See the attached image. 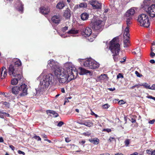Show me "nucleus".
<instances>
[{"label":"nucleus","instance_id":"20e7f679","mask_svg":"<svg viewBox=\"0 0 155 155\" xmlns=\"http://www.w3.org/2000/svg\"><path fill=\"white\" fill-rule=\"evenodd\" d=\"M11 91L12 93L15 95L18 94L20 92L18 97H23L28 94L27 86L25 84H22L19 86H13L12 87Z\"/></svg>","mask_w":155,"mask_h":155},{"label":"nucleus","instance_id":"0e129e2a","mask_svg":"<svg viewBox=\"0 0 155 155\" xmlns=\"http://www.w3.org/2000/svg\"><path fill=\"white\" fill-rule=\"evenodd\" d=\"M150 62L152 64H153L155 63V61L154 60L152 59L150 61Z\"/></svg>","mask_w":155,"mask_h":155},{"label":"nucleus","instance_id":"3c124183","mask_svg":"<svg viewBox=\"0 0 155 155\" xmlns=\"http://www.w3.org/2000/svg\"><path fill=\"white\" fill-rule=\"evenodd\" d=\"M18 153L19 154H22L23 155H25V153L24 152L21 151L20 150H18Z\"/></svg>","mask_w":155,"mask_h":155},{"label":"nucleus","instance_id":"37998d69","mask_svg":"<svg viewBox=\"0 0 155 155\" xmlns=\"http://www.w3.org/2000/svg\"><path fill=\"white\" fill-rule=\"evenodd\" d=\"M102 131H106L109 133L111 131V130L110 129H104Z\"/></svg>","mask_w":155,"mask_h":155},{"label":"nucleus","instance_id":"ddd939ff","mask_svg":"<svg viewBox=\"0 0 155 155\" xmlns=\"http://www.w3.org/2000/svg\"><path fill=\"white\" fill-rule=\"evenodd\" d=\"M108 79V78L107 74H102L97 78L96 81L97 82L102 81L104 82L107 81Z\"/></svg>","mask_w":155,"mask_h":155},{"label":"nucleus","instance_id":"13d9d810","mask_svg":"<svg viewBox=\"0 0 155 155\" xmlns=\"http://www.w3.org/2000/svg\"><path fill=\"white\" fill-rule=\"evenodd\" d=\"M135 87H136L137 88H138L140 86H142L141 85V84H138L135 85Z\"/></svg>","mask_w":155,"mask_h":155},{"label":"nucleus","instance_id":"2f4dec72","mask_svg":"<svg viewBox=\"0 0 155 155\" xmlns=\"http://www.w3.org/2000/svg\"><path fill=\"white\" fill-rule=\"evenodd\" d=\"M142 86H143L146 89H149L150 88V86L147 83H144L141 84Z\"/></svg>","mask_w":155,"mask_h":155},{"label":"nucleus","instance_id":"f03ea898","mask_svg":"<svg viewBox=\"0 0 155 155\" xmlns=\"http://www.w3.org/2000/svg\"><path fill=\"white\" fill-rule=\"evenodd\" d=\"M46 70H44L39 76L41 78L42 77V79L40 81L38 90L41 91L46 89L52 83L53 75L51 74L45 75L44 73L46 72Z\"/></svg>","mask_w":155,"mask_h":155},{"label":"nucleus","instance_id":"e433bc0d","mask_svg":"<svg viewBox=\"0 0 155 155\" xmlns=\"http://www.w3.org/2000/svg\"><path fill=\"white\" fill-rule=\"evenodd\" d=\"M135 73L137 76L138 77H140L142 76V74H140L137 71H135Z\"/></svg>","mask_w":155,"mask_h":155},{"label":"nucleus","instance_id":"423d86ee","mask_svg":"<svg viewBox=\"0 0 155 155\" xmlns=\"http://www.w3.org/2000/svg\"><path fill=\"white\" fill-rule=\"evenodd\" d=\"M137 21L141 26L148 28L150 25V22L148 16L144 14L140 15L138 17Z\"/></svg>","mask_w":155,"mask_h":155},{"label":"nucleus","instance_id":"cd10ccee","mask_svg":"<svg viewBox=\"0 0 155 155\" xmlns=\"http://www.w3.org/2000/svg\"><path fill=\"white\" fill-rule=\"evenodd\" d=\"M87 7V4L85 3H82L79 5H77L75 7L76 8H86Z\"/></svg>","mask_w":155,"mask_h":155},{"label":"nucleus","instance_id":"39448f33","mask_svg":"<svg viewBox=\"0 0 155 155\" xmlns=\"http://www.w3.org/2000/svg\"><path fill=\"white\" fill-rule=\"evenodd\" d=\"M13 66L11 65L9 67V75L14 77H16L17 78H13L11 81V84L14 85H17L22 78L21 72V71H17V70L14 68Z\"/></svg>","mask_w":155,"mask_h":155},{"label":"nucleus","instance_id":"c9c22d12","mask_svg":"<svg viewBox=\"0 0 155 155\" xmlns=\"http://www.w3.org/2000/svg\"><path fill=\"white\" fill-rule=\"evenodd\" d=\"M124 143L126 146H128L130 143V140L129 139L126 140L125 141Z\"/></svg>","mask_w":155,"mask_h":155},{"label":"nucleus","instance_id":"c85d7f7f","mask_svg":"<svg viewBox=\"0 0 155 155\" xmlns=\"http://www.w3.org/2000/svg\"><path fill=\"white\" fill-rule=\"evenodd\" d=\"M89 36H88V40L89 41L92 42L94 39L97 36V35H96L92 34L90 35Z\"/></svg>","mask_w":155,"mask_h":155},{"label":"nucleus","instance_id":"58836bf2","mask_svg":"<svg viewBox=\"0 0 155 155\" xmlns=\"http://www.w3.org/2000/svg\"><path fill=\"white\" fill-rule=\"evenodd\" d=\"M123 78V76L122 74L119 73L117 76V78L119 79V78Z\"/></svg>","mask_w":155,"mask_h":155},{"label":"nucleus","instance_id":"473e14b6","mask_svg":"<svg viewBox=\"0 0 155 155\" xmlns=\"http://www.w3.org/2000/svg\"><path fill=\"white\" fill-rule=\"evenodd\" d=\"M47 113L49 112V113L51 114H52L53 115H54V116L55 117H57L58 116V113H56V112H55L54 111H52V110H48L47 111Z\"/></svg>","mask_w":155,"mask_h":155},{"label":"nucleus","instance_id":"052dcab7","mask_svg":"<svg viewBox=\"0 0 155 155\" xmlns=\"http://www.w3.org/2000/svg\"><path fill=\"white\" fill-rule=\"evenodd\" d=\"M41 136L42 137H43L44 138H45V139H46V138H47V136L45 134H43L41 135Z\"/></svg>","mask_w":155,"mask_h":155},{"label":"nucleus","instance_id":"bb28decb","mask_svg":"<svg viewBox=\"0 0 155 155\" xmlns=\"http://www.w3.org/2000/svg\"><path fill=\"white\" fill-rule=\"evenodd\" d=\"M89 141L94 144H98L99 143V140L97 138L91 139L89 140Z\"/></svg>","mask_w":155,"mask_h":155},{"label":"nucleus","instance_id":"a18cd8bd","mask_svg":"<svg viewBox=\"0 0 155 155\" xmlns=\"http://www.w3.org/2000/svg\"><path fill=\"white\" fill-rule=\"evenodd\" d=\"M83 134L85 136H89L91 134L89 132H87L83 133Z\"/></svg>","mask_w":155,"mask_h":155},{"label":"nucleus","instance_id":"1a4fd4ad","mask_svg":"<svg viewBox=\"0 0 155 155\" xmlns=\"http://www.w3.org/2000/svg\"><path fill=\"white\" fill-rule=\"evenodd\" d=\"M146 12L151 17L155 16V5L152 4L146 10Z\"/></svg>","mask_w":155,"mask_h":155},{"label":"nucleus","instance_id":"f3484780","mask_svg":"<svg viewBox=\"0 0 155 155\" xmlns=\"http://www.w3.org/2000/svg\"><path fill=\"white\" fill-rule=\"evenodd\" d=\"M63 16L66 19L70 18L71 16V11L69 8H67L65 11H64Z\"/></svg>","mask_w":155,"mask_h":155},{"label":"nucleus","instance_id":"7ed1b4c3","mask_svg":"<svg viewBox=\"0 0 155 155\" xmlns=\"http://www.w3.org/2000/svg\"><path fill=\"white\" fill-rule=\"evenodd\" d=\"M109 49L113 54V59L115 61H117L119 59V52L120 50L119 40L118 37L114 38L110 42Z\"/></svg>","mask_w":155,"mask_h":155},{"label":"nucleus","instance_id":"7c9ffc66","mask_svg":"<svg viewBox=\"0 0 155 155\" xmlns=\"http://www.w3.org/2000/svg\"><path fill=\"white\" fill-rule=\"evenodd\" d=\"M132 19V18H131V17H130V18L128 17V18H127L126 22H127V27H128V28H129V25H130L131 23V20Z\"/></svg>","mask_w":155,"mask_h":155},{"label":"nucleus","instance_id":"412c9836","mask_svg":"<svg viewBox=\"0 0 155 155\" xmlns=\"http://www.w3.org/2000/svg\"><path fill=\"white\" fill-rule=\"evenodd\" d=\"M15 6L19 11L21 12H22L23 10V5L22 4L21 2L20 1H18V2L16 3Z\"/></svg>","mask_w":155,"mask_h":155},{"label":"nucleus","instance_id":"864d4df0","mask_svg":"<svg viewBox=\"0 0 155 155\" xmlns=\"http://www.w3.org/2000/svg\"><path fill=\"white\" fill-rule=\"evenodd\" d=\"M155 122V120L153 119L152 120H150L149 121V123H150V124H153Z\"/></svg>","mask_w":155,"mask_h":155},{"label":"nucleus","instance_id":"8fccbe9b","mask_svg":"<svg viewBox=\"0 0 155 155\" xmlns=\"http://www.w3.org/2000/svg\"><path fill=\"white\" fill-rule=\"evenodd\" d=\"M108 9L106 8L104 9V12L103 14L104 15H105L106 14V13L108 12Z\"/></svg>","mask_w":155,"mask_h":155},{"label":"nucleus","instance_id":"c756f323","mask_svg":"<svg viewBox=\"0 0 155 155\" xmlns=\"http://www.w3.org/2000/svg\"><path fill=\"white\" fill-rule=\"evenodd\" d=\"M101 7V4L96 1V3L94 8H100Z\"/></svg>","mask_w":155,"mask_h":155},{"label":"nucleus","instance_id":"393cba45","mask_svg":"<svg viewBox=\"0 0 155 155\" xmlns=\"http://www.w3.org/2000/svg\"><path fill=\"white\" fill-rule=\"evenodd\" d=\"M152 3V1L150 0H145L143 2V4L145 9Z\"/></svg>","mask_w":155,"mask_h":155},{"label":"nucleus","instance_id":"4c0bfd02","mask_svg":"<svg viewBox=\"0 0 155 155\" xmlns=\"http://www.w3.org/2000/svg\"><path fill=\"white\" fill-rule=\"evenodd\" d=\"M34 138L37 140L38 141H40L41 140V138L39 136H35L34 137Z\"/></svg>","mask_w":155,"mask_h":155},{"label":"nucleus","instance_id":"49530a36","mask_svg":"<svg viewBox=\"0 0 155 155\" xmlns=\"http://www.w3.org/2000/svg\"><path fill=\"white\" fill-rule=\"evenodd\" d=\"M150 89L155 90V84L152 85L151 87H150Z\"/></svg>","mask_w":155,"mask_h":155},{"label":"nucleus","instance_id":"9b49d317","mask_svg":"<svg viewBox=\"0 0 155 155\" xmlns=\"http://www.w3.org/2000/svg\"><path fill=\"white\" fill-rule=\"evenodd\" d=\"M93 59L90 58L86 60L79 59V61L80 62H83L84 65L86 67H88L90 69V65L92 63Z\"/></svg>","mask_w":155,"mask_h":155},{"label":"nucleus","instance_id":"e2e57ef3","mask_svg":"<svg viewBox=\"0 0 155 155\" xmlns=\"http://www.w3.org/2000/svg\"><path fill=\"white\" fill-rule=\"evenodd\" d=\"M155 55V54L153 52H152L150 53V56L151 57H153Z\"/></svg>","mask_w":155,"mask_h":155},{"label":"nucleus","instance_id":"dca6fc26","mask_svg":"<svg viewBox=\"0 0 155 155\" xmlns=\"http://www.w3.org/2000/svg\"><path fill=\"white\" fill-rule=\"evenodd\" d=\"M50 9L48 7H41L40 8V12L42 14H48L50 12Z\"/></svg>","mask_w":155,"mask_h":155},{"label":"nucleus","instance_id":"338daca9","mask_svg":"<svg viewBox=\"0 0 155 155\" xmlns=\"http://www.w3.org/2000/svg\"><path fill=\"white\" fill-rule=\"evenodd\" d=\"M100 155H110V154L108 153H105L102 154H101Z\"/></svg>","mask_w":155,"mask_h":155},{"label":"nucleus","instance_id":"5701e85b","mask_svg":"<svg viewBox=\"0 0 155 155\" xmlns=\"http://www.w3.org/2000/svg\"><path fill=\"white\" fill-rule=\"evenodd\" d=\"M79 31L74 29H71L70 30L68 31L67 32V34L71 35V36H76V34L78 33Z\"/></svg>","mask_w":155,"mask_h":155},{"label":"nucleus","instance_id":"774afa93","mask_svg":"<svg viewBox=\"0 0 155 155\" xmlns=\"http://www.w3.org/2000/svg\"><path fill=\"white\" fill-rule=\"evenodd\" d=\"M151 155H155V150L153 151L151 153Z\"/></svg>","mask_w":155,"mask_h":155},{"label":"nucleus","instance_id":"f704fd0d","mask_svg":"<svg viewBox=\"0 0 155 155\" xmlns=\"http://www.w3.org/2000/svg\"><path fill=\"white\" fill-rule=\"evenodd\" d=\"M96 3V1L91 0L89 1V3L94 7Z\"/></svg>","mask_w":155,"mask_h":155},{"label":"nucleus","instance_id":"a878e982","mask_svg":"<svg viewBox=\"0 0 155 155\" xmlns=\"http://www.w3.org/2000/svg\"><path fill=\"white\" fill-rule=\"evenodd\" d=\"M81 18L83 20H86L88 19L89 15L86 13H84L81 15Z\"/></svg>","mask_w":155,"mask_h":155},{"label":"nucleus","instance_id":"de8ad7c7","mask_svg":"<svg viewBox=\"0 0 155 155\" xmlns=\"http://www.w3.org/2000/svg\"><path fill=\"white\" fill-rule=\"evenodd\" d=\"M125 102L123 100H121L120 101H119L118 102V104H125Z\"/></svg>","mask_w":155,"mask_h":155},{"label":"nucleus","instance_id":"4468645a","mask_svg":"<svg viewBox=\"0 0 155 155\" xmlns=\"http://www.w3.org/2000/svg\"><path fill=\"white\" fill-rule=\"evenodd\" d=\"M61 19V16L59 15H54L51 18V21L53 23L57 24L59 23Z\"/></svg>","mask_w":155,"mask_h":155},{"label":"nucleus","instance_id":"b1692460","mask_svg":"<svg viewBox=\"0 0 155 155\" xmlns=\"http://www.w3.org/2000/svg\"><path fill=\"white\" fill-rule=\"evenodd\" d=\"M65 6V3L63 2H60L57 5L56 7L57 8L61 9H63Z\"/></svg>","mask_w":155,"mask_h":155},{"label":"nucleus","instance_id":"a211bd4d","mask_svg":"<svg viewBox=\"0 0 155 155\" xmlns=\"http://www.w3.org/2000/svg\"><path fill=\"white\" fill-rule=\"evenodd\" d=\"M1 79H3L6 77L7 76V71L6 68L3 67L1 70Z\"/></svg>","mask_w":155,"mask_h":155},{"label":"nucleus","instance_id":"6e6d98bb","mask_svg":"<svg viewBox=\"0 0 155 155\" xmlns=\"http://www.w3.org/2000/svg\"><path fill=\"white\" fill-rule=\"evenodd\" d=\"M69 102L68 100V98H66L64 99V105H65L66 103L68 102Z\"/></svg>","mask_w":155,"mask_h":155},{"label":"nucleus","instance_id":"c03bdc74","mask_svg":"<svg viewBox=\"0 0 155 155\" xmlns=\"http://www.w3.org/2000/svg\"><path fill=\"white\" fill-rule=\"evenodd\" d=\"M64 123L62 121H60L58 124L57 126L58 127H61L63 124Z\"/></svg>","mask_w":155,"mask_h":155},{"label":"nucleus","instance_id":"ea45409f","mask_svg":"<svg viewBox=\"0 0 155 155\" xmlns=\"http://www.w3.org/2000/svg\"><path fill=\"white\" fill-rule=\"evenodd\" d=\"M135 51H136V52L138 54H140V49L139 48L137 47V48H136L135 49Z\"/></svg>","mask_w":155,"mask_h":155},{"label":"nucleus","instance_id":"72a5a7b5","mask_svg":"<svg viewBox=\"0 0 155 155\" xmlns=\"http://www.w3.org/2000/svg\"><path fill=\"white\" fill-rule=\"evenodd\" d=\"M110 107V105L107 104H106L102 105V107L103 109H107Z\"/></svg>","mask_w":155,"mask_h":155},{"label":"nucleus","instance_id":"09e8293b","mask_svg":"<svg viewBox=\"0 0 155 155\" xmlns=\"http://www.w3.org/2000/svg\"><path fill=\"white\" fill-rule=\"evenodd\" d=\"M147 97L148 98L152 99L153 100H154L155 101V97H153L151 96H147Z\"/></svg>","mask_w":155,"mask_h":155},{"label":"nucleus","instance_id":"79ce46f5","mask_svg":"<svg viewBox=\"0 0 155 155\" xmlns=\"http://www.w3.org/2000/svg\"><path fill=\"white\" fill-rule=\"evenodd\" d=\"M109 140L110 142H111L113 141H116V140H115V138L114 137H110V138H109Z\"/></svg>","mask_w":155,"mask_h":155},{"label":"nucleus","instance_id":"f257e3e1","mask_svg":"<svg viewBox=\"0 0 155 155\" xmlns=\"http://www.w3.org/2000/svg\"><path fill=\"white\" fill-rule=\"evenodd\" d=\"M48 68L53 71L55 76L59 83H68L74 79L78 74V71L75 67L70 63H67L64 68L59 67L58 63L53 60L48 61Z\"/></svg>","mask_w":155,"mask_h":155},{"label":"nucleus","instance_id":"9d476101","mask_svg":"<svg viewBox=\"0 0 155 155\" xmlns=\"http://www.w3.org/2000/svg\"><path fill=\"white\" fill-rule=\"evenodd\" d=\"M130 33L129 31V28L128 27H126L124 30V36L125 37V36L127 37L124 41V47H127L128 45V44L129 43Z\"/></svg>","mask_w":155,"mask_h":155},{"label":"nucleus","instance_id":"4be33fe9","mask_svg":"<svg viewBox=\"0 0 155 155\" xmlns=\"http://www.w3.org/2000/svg\"><path fill=\"white\" fill-rule=\"evenodd\" d=\"M79 123L81 124L84 125L88 127H91L93 126V123L89 120L84 121V122Z\"/></svg>","mask_w":155,"mask_h":155},{"label":"nucleus","instance_id":"69168bd1","mask_svg":"<svg viewBox=\"0 0 155 155\" xmlns=\"http://www.w3.org/2000/svg\"><path fill=\"white\" fill-rule=\"evenodd\" d=\"M65 141L67 143L69 142L70 141L69 139L68 138H66L65 139Z\"/></svg>","mask_w":155,"mask_h":155},{"label":"nucleus","instance_id":"0eeeda50","mask_svg":"<svg viewBox=\"0 0 155 155\" xmlns=\"http://www.w3.org/2000/svg\"><path fill=\"white\" fill-rule=\"evenodd\" d=\"M92 23V28L96 30H101L105 24L104 21L99 19L93 20Z\"/></svg>","mask_w":155,"mask_h":155},{"label":"nucleus","instance_id":"bf43d9fd","mask_svg":"<svg viewBox=\"0 0 155 155\" xmlns=\"http://www.w3.org/2000/svg\"><path fill=\"white\" fill-rule=\"evenodd\" d=\"M131 121L132 123H134L136 122V120L135 118H131Z\"/></svg>","mask_w":155,"mask_h":155},{"label":"nucleus","instance_id":"4d7b16f0","mask_svg":"<svg viewBox=\"0 0 155 155\" xmlns=\"http://www.w3.org/2000/svg\"><path fill=\"white\" fill-rule=\"evenodd\" d=\"M152 47H151V50L152 51L153 50V46L155 45V41H154L152 44Z\"/></svg>","mask_w":155,"mask_h":155},{"label":"nucleus","instance_id":"680f3d73","mask_svg":"<svg viewBox=\"0 0 155 155\" xmlns=\"http://www.w3.org/2000/svg\"><path fill=\"white\" fill-rule=\"evenodd\" d=\"M9 147L13 150H14L15 149V147L12 145H10Z\"/></svg>","mask_w":155,"mask_h":155},{"label":"nucleus","instance_id":"603ef678","mask_svg":"<svg viewBox=\"0 0 155 155\" xmlns=\"http://www.w3.org/2000/svg\"><path fill=\"white\" fill-rule=\"evenodd\" d=\"M3 104L8 107L9 105V103L6 101L3 102Z\"/></svg>","mask_w":155,"mask_h":155},{"label":"nucleus","instance_id":"f8f14e48","mask_svg":"<svg viewBox=\"0 0 155 155\" xmlns=\"http://www.w3.org/2000/svg\"><path fill=\"white\" fill-rule=\"evenodd\" d=\"M92 30L89 27L83 29L81 31V34L84 37L89 36L92 34Z\"/></svg>","mask_w":155,"mask_h":155},{"label":"nucleus","instance_id":"a19ab883","mask_svg":"<svg viewBox=\"0 0 155 155\" xmlns=\"http://www.w3.org/2000/svg\"><path fill=\"white\" fill-rule=\"evenodd\" d=\"M68 27L65 26L62 28V31L63 32H65L66 30H68Z\"/></svg>","mask_w":155,"mask_h":155},{"label":"nucleus","instance_id":"aec40b11","mask_svg":"<svg viewBox=\"0 0 155 155\" xmlns=\"http://www.w3.org/2000/svg\"><path fill=\"white\" fill-rule=\"evenodd\" d=\"M99 67V64L94 60H92V63L90 65V69H95L98 68Z\"/></svg>","mask_w":155,"mask_h":155},{"label":"nucleus","instance_id":"6e6552de","mask_svg":"<svg viewBox=\"0 0 155 155\" xmlns=\"http://www.w3.org/2000/svg\"><path fill=\"white\" fill-rule=\"evenodd\" d=\"M12 62V64H11L9 67L12 65L14 68L17 70V71H21V69L19 68L18 67L21 66V62L20 60L17 58L14 59Z\"/></svg>","mask_w":155,"mask_h":155},{"label":"nucleus","instance_id":"6ab92c4d","mask_svg":"<svg viewBox=\"0 0 155 155\" xmlns=\"http://www.w3.org/2000/svg\"><path fill=\"white\" fill-rule=\"evenodd\" d=\"M79 69L80 70L79 74L81 75L87 74L88 73L92 74L91 71H89L82 67H79Z\"/></svg>","mask_w":155,"mask_h":155},{"label":"nucleus","instance_id":"5fc2aeb1","mask_svg":"<svg viewBox=\"0 0 155 155\" xmlns=\"http://www.w3.org/2000/svg\"><path fill=\"white\" fill-rule=\"evenodd\" d=\"M85 143V141L84 140H82L81 141H80L79 143L81 144H84Z\"/></svg>","mask_w":155,"mask_h":155},{"label":"nucleus","instance_id":"2eb2a0df","mask_svg":"<svg viewBox=\"0 0 155 155\" xmlns=\"http://www.w3.org/2000/svg\"><path fill=\"white\" fill-rule=\"evenodd\" d=\"M135 13V10L134 8H131L128 10L125 14L126 16L127 17H130L134 15Z\"/></svg>","mask_w":155,"mask_h":155}]
</instances>
